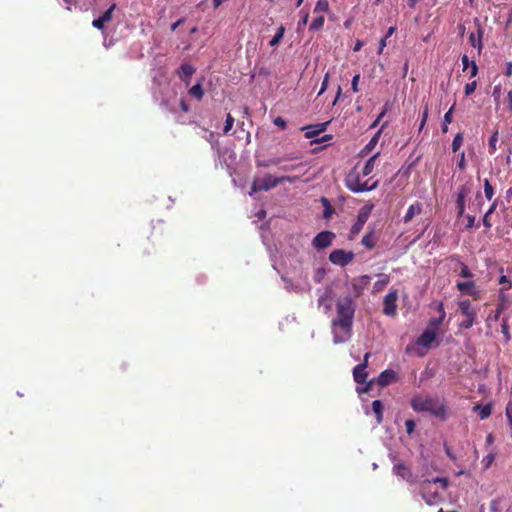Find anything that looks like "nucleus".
<instances>
[{
	"mask_svg": "<svg viewBox=\"0 0 512 512\" xmlns=\"http://www.w3.org/2000/svg\"><path fill=\"white\" fill-rule=\"evenodd\" d=\"M380 277H381V279H379L378 281H376L374 283V286H373L374 292L381 291L383 288H385L388 285V283L390 281L389 276L386 274H381Z\"/></svg>",
	"mask_w": 512,
	"mask_h": 512,
	"instance_id": "26",
	"label": "nucleus"
},
{
	"mask_svg": "<svg viewBox=\"0 0 512 512\" xmlns=\"http://www.w3.org/2000/svg\"><path fill=\"white\" fill-rule=\"evenodd\" d=\"M308 19H309V14H308V12H305L298 22V26H297L298 31H300L304 26L307 25Z\"/></svg>",
	"mask_w": 512,
	"mask_h": 512,
	"instance_id": "48",
	"label": "nucleus"
},
{
	"mask_svg": "<svg viewBox=\"0 0 512 512\" xmlns=\"http://www.w3.org/2000/svg\"><path fill=\"white\" fill-rule=\"evenodd\" d=\"M362 172H358L356 168H353L345 177V185L346 187L354 192H366L374 190L377 187V181L372 184H369V181H361Z\"/></svg>",
	"mask_w": 512,
	"mask_h": 512,
	"instance_id": "4",
	"label": "nucleus"
},
{
	"mask_svg": "<svg viewBox=\"0 0 512 512\" xmlns=\"http://www.w3.org/2000/svg\"><path fill=\"white\" fill-rule=\"evenodd\" d=\"M469 295L472 296L474 300H479L481 298L480 291L477 290L476 287L473 290H471V293Z\"/></svg>",
	"mask_w": 512,
	"mask_h": 512,
	"instance_id": "60",
	"label": "nucleus"
},
{
	"mask_svg": "<svg viewBox=\"0 0 512 512\" xmlns=\"http://www.w3.org/2000/svg\"><path fill=\"white\" fill-rule=\"evenodd\" d=\"M355 304L350 296L339 298L336 302V317L332 320L333 341L343 343L352 331Z\"/></svg>",
	"mask_w": 512,
	"mask_h": 512,
	"instance_id": "1",
	"label": "nucleus"
},
{
	"mask_svg": "<svg viewBox=\"0 0 512 512\" xmlns=\"http://www.w3.org/2000/svg\"><path fill=\"white\" fill-rule=\"evenodd\" d=\"M463 134L457 133L452 141V151L457 152L463 144Z\"/></svg>",
	"mask_w": 512,
	"mask_h": 512,
	"instance_id": "34",
	"label": "nucleus"
},
{
	"mask_svg": "<svg viewBox=\"0 0 512 512\" xmlns=\"http://www.w3.org/2000/svg\"><path fill=\"white\" fill-rule=\"evenodd\" d=\"M273 123L278 126L279 128H281L282 130H284L287 126V123L286 121L282 118V117H276L273 121Z\"/></svg>",
	"mask_w": 512,
	"mask_h": 512,
	"instance_id": "51",
	"label": "nucleus"
},
{
	"mask_svg": "<svg viewBox=\"0 0 512 512\" xmlns=\"http://www.w3.org/2000/svg\"><path fill=\"white\" fill-rule=\"evenodd\" d=\"M499 284H502L504 285L501 289H500V294H501V297H504L503 295V291L504 290H509L512 286V283L511 281L507 278V276L505 275H502L499 279Z\"/></svg>",
	"mask_w": 512,
	"mask_h": 512,
	"instance_id": "37",
	"label": "nucleus"
},
{
	"mask_svg": "<svg viewBox=\"0 0 512 512\" xmlns=\"http://www.w3.org/2000/svg\"><path fill=\"white\" fill-rule=\"evenodd\" d=\"M398 294L396 290L390 291L384 297L383 313L387 316H395L397 314V302Z\"/></svg>",
	"mask_w": 512,
	"mask_h": 512,
	"instance_id": "11",
	"label": "nucleus"
},
{
	"mask_svg": "<svg viewBox=\"0 0 512 512\" xmlns=\"http://www.w3.org/2000/svg\"><path fill=\"white\" fill-rule=\"evenodd\" d=\"M436 337V332L426 328L425 331L418 337L417 344L424 347H430L431 343L436 339Z\"/></svg>",
	"mask_w": 512,
	"mask_h": 512,
	"instance_id": "15",
	"label": "nucleus"
},
{
	"mask_svg": "<svg viewBox=\"0 0 512 512\" xmlns=\"http://www.w3.org/2000/svg\"><path fill=\"white\" fill-rule=\"evenodd\" d=\"M329 72H327L324 76V79L322 81L321 89L318 93V95H322L328 88V81H329Z\"/></svg>",
	"mask_w": 512,
	"mask_h": 512,
	"instance_id": "49",
	"label": "nucleus"
},
{
	"mask_svg": "<svg viewBox=\"0 0 512 512\" xmlns=\"http://www.w3.org/2000/svg\"><path fill=\"white\" fill-rule=\"evenodd\" d=\"M380 133L381 131H378L372 138L371 140L369 141V143L364 147V149L362 150V153H368L370 152L374 147L375 145L377 144L378 140H379V136H380Z\"/></svg>",
	"mask_w": 512,
	"mask_h": 512,
	"instance_id": "32",
	"label": "nucleus"
},
{
	"mask_svg": "<svg viewBox=\"0 0 512 512\" xmlns=\"http://www.w3.org/2000/svg\"><path fill=\"white\" fill-rule=\"evenodd\" d=\"M437 311L440 313V316L438 318L431 319L428 323L427 329L436 332V334L438 335L440 326L442 325L446 316L444 305L442 302H439L437 304Z\"/></svg>",
	"mask_w": 512,
	"mask_h": 512,
	"instance_id": "13",
	"label": "nucleus"
},
{
	"mask_svg": "<svg viewBox=\"0 0 512 512\" xmlns=\"http://www.w3.org/2000/svg\"><path fill=\"white\" fill-rule=\"evenodd\" d=\"M501 330H502V333L507 337V339H509V328H508L507 320H505V319L502 320Z\"/></svg>",
	"mask_w": 512,
	"mask_h": 512,
	"instance_id": "55",
	"label": "nucleus"
},
{
	"mask_svg": "<svg viewBox=\"0 0 512 512\" xmlns=\"http://www.w3.org/2000/svg\"><path fill=\"white\" fill-rule=\"evenodd\" d=\"M466 219H467V224H466V228H472L475 226V216L473 215H467L466 216Z\"/></svg>",
	"mask_w": 512,
	"mask_h": 512,
	"instance_id": "57",
	"label": "nucleus"
},
{
	"mask_svg": "<svg viewBox=\"0 0 512 512\" xmlns=\"http://www.w3.org/2000/svg\"><path fill=\"white\" fill-rule=\"evenodd\" d=\"M116 8V4H112L101 16V20L104 21L105 23L106 22H109L111 21L112 19V15H113V11L114 9Z\"/></svg>",
	"mask_w": 512,
	"mask_h": 512,
	"instance_id": "38",
	"label": "nucleus"
},
{
	"mask_svg": "<svg viewBox=\"0 0 512 512\" xmlns=\"http://www.w3.org/2000/svg\"><path fill=\"white\" fill-rule=\"evenodd\" d=\"M456 287L460 292L470 294L471 290L475 288V283L474 281L458 282Z\"/></svg>",
	"mask_w": 512,
	"mask_h": 512,
	"instance_id": "24",
	"label": "nucleus"
},
{
	"mask_svg": "<svg viewBox=\"0 0 512 512\" xmlns=\"http://www.w3.org/2000/svg\"><path fill=\"white\" fill-rule=\"evenodd\" d=\"M393 471L398 477H401L404 480H410L412 477L410 469L403 462L395 464Z\"/></svg>",
	"mask_w": 512,
	"mask_h": 512,
	"instance_id": "19",
	"label": "nucleus"
},
{
	"mask_svg": "<svg viewBox=\"0 0 512 512\" xmlns=\"http://www.w3.org/2000/svg\"><path fill=\"white\" fill-rule=\"evenodd\" d=\"M329 123H330V121H326L324 123H318L315 125H309L306 127H302L301 129L305 131V137L307 139H311V138L316 137L320 133L324 132L327 129Z\"/></svg>",
	"mask_w": 512,
	"mask_h": 512,
	"instance_id": "14",
	"label": "nucleus"
},
{
	"mask_svg": "<svg viewBox=\"0 0 512 512\" xmlns=\"http://www.w3.org/2000/svg\"><path fill=\"white\" fill-rule=\"evenodd\" d=\"M397 380V373L392 369H386L380 375L368 382L362 392H368L371 389L372 383L376 382L380 387H386Z\"/></svg>",
	"mask_w": 512,
	"mask_h": 512,
	"instance_id": "7",
	"label": "nucleus"
},
{
	"mask_svg": "<svg viewBox=\"0 0 512 512\" xmlns=\"http://www.w3.org/2000/svg\"><path fill=\"white\" fill-rule=\"evenodd\" d=\"M415 426H416V424H415V421H414V420H412V419H407V420L405 421L406 432H407L409 435H410V434H412V433L414 432V430H415Z\"/></svg>",
	"mask_w": 512,
	"mask_h": 512,
	"instance_id": "47",
	"label": "nucleus"
},
{
	"mask_svg": "<svg viewBox=\"0 0 512 512\" xmlns=\"http://www.w3.org/2000/svg\"><path fill=\"white\" fill-rule=\"evenodd\" d=\"M328 9H329V3L327 0H318L315 5L314 12L315 13L327 12Z\"/></svg>",
	"mask_w": 512,
	"mask_h": 512,
	"instance_id": "36",
	"label": "nucleus"
},
{
	"mask_svg": "<svg viewBox=\"0 0 512 512\" xmlns=\"http://www.w3.org/2000/svg\"><path fill=\"white\" fill-rule=\"evenodd\" d=\"M411 407L416 412H429L441 421L447 419V407L438 398L414 396L411 400Z\"/></svg>",
	"mask_w": 512,
	"mask_h": 512,
	"instance_id": "2",
	"label": "nucleus"
},
{
	"mask_svg": "<svg viewBox=\"0 0 512 512\" xmlns=\"http://www.w3.org/2000/svg\"><path fill=\"white\" fill-rule=\"evenodd\" d=\"M376 243H377V239L374 235V231L373 230H370L369 232H367L362 240H361V244L368 250H371L373 249L375 246H376Z\"/></svg>",
	"mask_w": 512,
	"mask_h": 512,
	"instance_id": "20",
	"label": "nucleus"
},
{
	"mask_svg": "<svg viewBox=\"0 0 512 512\" xmlns=\"http://www.w3.org/2000/svg\"><path fill=\"white\" fill-rule=\"evenodd\" d=\"M321 203L323 204L324 206V212H323V217L325 219H329L331 218V216L333 215L334 213V209L333 207L331 206L329 200L325 197H322L321 198Z\"/></svg>",
	"mask_w": 512,
	"mask_h": 512,
	"instance_id": "29",
	"label": "nucleus"
},
{
	"mask_svg": "<svg viewBox=\"0 0 512 512\" xmlns=\"http://www.w3.org/2000/svg\"><path fill=\"white\" fill-rule=\"evenodd\" d=\"M368 373L366 371V364H358L353 369V378L356 383H366Z\"/></svg>",
	"mask_w": 512,
	"mask_h": 512,
	"instance_id": "16",
	"label": "nucleus"
},
{
	"mask_svg": "<svg viewBox=\"0 0 512 512\" xmlns=\"http://www.w3.org/2000/svg\"><path fill=\"white\" fill-rule=\"evenodd\" d=\"M362 46H363V42L361 40H357L353 47V51H355V52L360 51Z\"/></svg>",
	"mask_w": 512,
	"mask_h": 512,
	"instance_id": "63",
	"label": "nucleus"
},
{
	"mask_svg": "<svg viewBox=\"0 0 512 512\" xmlns=\"http://www.w3.org/2000/svg\"><path fill=\"white\" fill-rule=\"evenodd\" d=\"M454 107H455V105H452L451 108L444 114V117H443L444 124L452 123Z\"/></svg>",
	"mask_w": 512,
	"mask_h": 512,
	"instance_id": "43",
	"label": "nucleus"
},
{
	"mask_svg": "<svg viewBox=\"0 0 512 512\" xmlns=\"http://www.w3.org/2000/svg\"><path fill=\"white\" fill-rule=\"evenodd\" d=\"M499 138V132L498 130H495L493 134L491 135L488 143V151L490 155H493L497 150V142Z\"/></svg>",
	"mask_w": 512,
	"mask_h": 512,
	"instance_id": "25",
	"label": "nucleus"
},
{
	"mask_svg": "<svg viewBox=\"0 0 512 512\" xmlns=\"http://www.w3.org/2000/svg\"><path fill=\"white\" fill-rule=\"evenodd\" d=\"M474 410L479 412V417L481 420H484L491 415V406L490 405H484V406L476 405L474 407Z\"/></svg>",
	"mask_w": 512,
	"mask_h": 512,
	"instance_id": "27",
	"label": "nucleus"
},
{
	"mask_svg": "<svg viewBox=\"0 0 512 512\" xmlns=\"http://www.w3.org/2000/svg\"><path fill=\"white\" fill-rule=\"evenodd\" d=\"M233 124H234V118L231 116V114H227L225 125L223 128L224 134H228L231 131Z\"/></svg>",
	"mask_w": 512,
	"mask_h": 512,
	"instance_id": "41",
	"label": "nucleus"
},
{
	"mask_svg": "<svg viewBox=\"0 0 512 512\" xmlns=\"http://www.w3.org/2000/svg\"><path fill=\"white\" fill-rule=\"evenodd\" d=\"M496 207H497V201L495 200L486 213H488V215H492L494 213V211L496 210Z\"/></svg>",
	"mask_w": 512,
	"mask_h": 512,
	"instance_id": "64",
	"label": "nucleus"
},
{
	"mask_svg": "<svg viewBox=\"0 0 512 512\" xmlns=\"http://www.w3.org/2000/svg\"><path fill=\"white\" fill-rule=\"evenodd\" d=\"M477 88V81L473 80L472 82H469L465 85L464 93L466 96H469L475 92Z\"/></svg>",
	"mask_w": 512,
	"mask_h": 512,
	"instance_id": "40",
	"label": "nucleus"
},
{
	"mask_svg": "<svg viewBox=\"0 0 512 512\" xmlns=\"http://www.w3.org/2000/svg\"><path fill=\"white\" fill-rule=\"evenodd\" d=\"M334 238H335V234L333 232L322 231L314 237V239L312 241V245L317 250H322V249H325V248L331 246Z\"/></svg>",
	"mask_w": 512,
	"mask_h": 512,
	"instance_id": "10",
	"label": "nucleus"
},
{
	"mask_svg": "<svg viewBox=\"0 0 512 512\" xmlns=\"http://www.w3.org/2000/svg\"><path fill=\"white\" fill-rule=\"evenodd\" d=\"M189 93L193 97H196L198 100L202 99L204 94L201 84H195L192 86V88L189 90Z\"/></svg>",
	"mask_w": 512,
	"mask_h": 512,
	"instance_id": "33",
	"label": "nucleus"
},
{
	"mask_svg": "<svg viewBox=\"0 0 512 512\" xmlns=\"http://www.w3.org/2000/svg\"><path fill=\"white\" fill-rule=\"evenodd\" d=\"M371 278L368 275H362L356 279H354V286L363 289L370 282Z\"/></svg>",
	"mask_w": 512,
	"mask_h": 512,
	"instance_id": "31",
	"label": "nucleus"
},
{
	"mask_svg": "<svg viewBox=\"0 0 512 512\" xmlns=\"http://www.w3.org/2000/svg\"><path fill=\"white\" fill-rule=\"evenodd\" d=\"M383 409L384 406L380 400H374L372 402V410L376 416V421L378 424L383 422Z\"/></svg>",
	"mask_w": 512,
	"mask_h": 512,
	"instance_id": "21",
	"label": "nucleus"
},
{
	"mask_svg": "<svg viewBox=\"0 0 512 512\" xmlns=\"http://www.w3.org/2000/svg\"><path fill=\"white\" fill-rule=\"evenodd\" d=\"M495 459V456L494 454H488L484 459H483V463L485 465V468H488L494 461Z\"/></svg>",
	"mask_w": 512,
	"mask_h": 512,
	"instance_id": "53",
	"label": "nucleus"
},
{
	"mask_svg": "<svg viewBox=\"0 0 512 512\" xmlns=\"http://www.w3.org/2000/svg\"><path fill=\"white\" fill-rule=\"evenodd\" d=\"M183 23H184V18L179 19L178 21H176L175 23H173L171 25V30L175 31Z\"/></svg>",
	"mask_w": 512,
	"mask_h": 512,
	"instance_id": "61",
	"label": "nucleus"
},
{
	"mask_svg": "<svg viewBox=\"0 0 512 512\" xmlns=\"http://www.w3.org/2000/svg\"><path fill=\"white\" fill-rule=\"evenodd\" d=\"M420 494L428 505H434L441 500L440 493L432 490V481L430 480H424L420 484Z\"/></svg>",
	"mask_w": 512,
	"mask_h": 512,
	"instance_id": "6",
	"label": "nucleus"
},
{
	"mask_svg": "<svg viewBox=\"0 0 512 512\" xmlns=\"http://www.w3.org/2000/svg\"><path fill=\"white\" fill-rule=\"evenodd\" d=\"M463 71L469 70L470 78H474L478 74V66L475 61H470L469 57L464 54L461 57Z\"/></svg>",
	"mask_w": 512,
	"mask_h": 512,
	"instance_id": "17",
	"label": "nucleus"
},
{
	"mask_svg": "<svg viewBox=\"0 0 512 512\" xmlns=\"http://www.w3.org/2000/svg\"><path fill=\"white\" fill-rule=\"evenodd\" d=\"M501 87L500 85H497L493 88L492 96L495 100H498L500 97Z\"/></svg>",
	"mask_w": 512,
	"mask_h": 512,
	"instance_id": "59",
	"label": "nucleus"
},
{
	"mask_svg": "<svg viewBox=\"0 0 512 512\" xmlns=\"http://www.w3.org/2000/svg\"><path fill=\"white\" fill-rule=\"evenodd\" d=\"M359 80H360V74H355L352 78V81H351V89L354 93H357L359 92V87H358V84H359Z\"/></svg>",
	"mask_w": 512,
	"mask_h": 512,
	"instance_id": "45",
	"label": "nucleus"
},
{
	"mask_svg": "<svg viewBox=\"0 0 512 512\" xmlns=\"http://www.w3.org/2000/svg\"><path fill=\"white\" fill-rule=\"evenodd\" d=\"M378 156H379V153H376L367 160V162L365 163V165L362 169L363 176H368L373 172L375 162H376V159Z\"/></svg>",
	"mask_w": 512,
	"mask_h": 512,
	"instance_id": "22",
	"label": "nucleus"
},
{
	"mask_svg": "<svg viewBox=\"0 0 512 512\" xmlns=\"http://www.w3.org/2000/svg\"><path fill=\"white\" fill-rule=\"evenodd\" d=\"M483 186H484V194H485V197L488 199V200H491L494 196V189H493V186L490 184L489 180L488 179H485L484 180V183H483Z\"/></svg>",
	"mask_w": 512,
	"mask_h": 512,
	"instance_id": "35",
	"label": "nucleus"
},
{
	"mask_svg": "<svg viewBox=\"0 0 512 512\" xmlns=\"http://www.w3.org/2000/svg\"><path fill=\"white\" fill-rule=\"evenodd\" d=\"M505 75H506L507 77L512 76V62L507 63V67H506Z\"/></svg>",
	"mask_w": 512,
	"mask_h": 512,
	"instance_id": "62",
	"label": "nucleus"
},
{
	"mask_svg": "<svg viewBox=\"0 0 512 512\" xmlns=\"http://www.w3.org/2000/svg\"><path fill=\"white\" fill-rule=\"evenodd\" d=\"M195 72V69L192 65L188 64V63H183L181 66H180V69H179V76L185 80V79H188L190 78Z\"/></svg>",
	"mask_w": 512,
	"mask_h": 512,
	"instance_id": "23",
	"label": "nucleus"
},
{
	"mask_svg": "<svg viewBox=\"0 0 512 512\" xmlns=\"http://www.w3.org/2000/svg\"><path fill=\"white\" fill-rule=\"evenodd\" d=\"M354 253L352 251H345L343 249H335L329 255V260L341 267H344L354 260Z\"/></svg>",
	"mask_w": 512,
	"mask_h": 512,
	"instance_id": "8",
	"label": "nucleus"
},
{
	"mask_svg": "<svg viewBox=\"0 0 512 512\" xmlns=\"http://www.w3.org/2000/svg\"><path fill=\"white\" fill-rule=\"evenodd\" d=\"M460 276L463 278H472L473 277L472 272L469 270L468 266L465 265L464 263H461Z\"/></svg>",
	"mask_w": 512,
	"mask_h": 512,
	"instance_id": "44",
	"label": "nucleus"
},
{
	"mask_svg": "<svg viewBox=\"0 0 512 512\" xmlns=\"http://www.w3.org/2000/svg\"><path fill=\"white\" fill-rule=\"evenodd\" d=\"M456 206H457V215L458 217H461L463 216L464 212H465V198H462L461 197H457L456 198Z\"/></svg>",
	"mask_w": 512,
	"mask_h": 512,
	"instance_id": "39",
	"label": "nucleus"
},
{
	"mask_svg": "<svg viewBox=\"0 0 512 512\" xmlns=\"http://www.w3.org/2000/svg\"><path fill=\"white\" fill-rule=\"evenodd\" d=\"M373 206H364L363 208L360 209L358 215H357V220L356 222L352 225L351 229H350V238H354L361 230L362 228L364 227L365 223L367 222L370 214H371V210H372Z\"/></svg>",
	"mask_w": 512,
	"mask_h": 512,
	"instance_id": "9",
	"label": "nucleus"
},
{
	"mask_svg": "<svg viewBox=\"0 0 512 512\" xmlns=\"http://www.w3.org/2000/svg\"><path fill=\"white\" fill-rule=\"evenodd\" d=\"M282 161H283V158L277 157V158L269 159V160L263 162L261 165L264 167H269V166H273V165H279Z\"/></svg>",
	"mask_w": 512,
	"mask_h": 512,
	"instance_id": "46",
	"label": "nucleus"
},
{
	"mask_svg": "<svg viewBox=\"0 0 512 512\" xmlns=\"http://www.w3.org/2000/svg\"><path fill=\"white\" fill-rule=\"evenodd\" d=\"M324 22H325V18L323 15H319L317 16L313 21L312 23L310 24L309 26V30L310 31H318L320 30L323 25H324Z\"/></svg>",
	"mask_w": 512,
	"mask_h": 512,
	"instance_id": "30",
	"label": "nucleus"
},
{
	"mask_svg": "<svg viewBox=\"0 0 512 512\" xmlns=\"http://www.w3.org/2000/svg\"><path fill=\"white\" fill-rule=\"evenodd\" d=\"M444 450H445V453L446 455L452 460V461H456V456L455 454L452 452L451 448L447 445V444H444Z\"/></svg>",
	"mask_w": 512,
	"mask_h": 512,
	"instance_id": "54",
	"label": "nucleus"
},
{
	"mask_svg": "<svg viewBox=\"0 0 512 512\" xmlns=\"http://www.w3.org/2000/svg\"><path fill=\"white\" fill-rule=\"evenodd\" d=\"M423 205L420 202H416L414 204H411L403 217V221L405 223L410 222L416 215H419L422 213Z\"/></svg>",
	"mask_w": 512,
	"mask_h": 512,
	"instance_id": "18",
	"label": "nucleus"
},
{
	"mask_svg": "<svg viewBox=\"0 0 512 512\" xmlns=\"http://www.w3.org/2000/svg\"><path fill=\"white\" fill-rule=\"evenodd\" d=\"M432 484L440 483L443 490H446L449 485V480L445 477H436L431 480Z\"/></svg>",
	"mask_w": 512,
	"mask_h": 512,
	"instance_id": "42",
	"label": "nucleus"
},
{
	"mask_svg": "<svg viewBox=\"0 0 512 512\" xmlns=\"http://www.w3.org/2000/svg\"><path fill=\"white\" fill-rule=\"evenodd\" d=\"M490 216L491 215H488V213H485L484 217H483V225L487 228V229H490L492 227V223L490 222Z\"/></svg>",
	"mask_w": 512,
	"mask_h": 512,
	"instance_id": "58",
	"label": "nucleus"
},
{
	"mask_svg": "<svg viewBox=\"0 0 512 512\" xmlns=\"http://www.w3.org/2000/svg\"><path fill=\"white\" fill-rule=\"evenodd\" d=\"M297 178L295 176L274 177L271 174H266L264 177H256L253 180L250 195L259 191H268L283 182L293 183Z\"/></svg>",
	"mask_w": 512,
	"mask_h": 512,
	"instance_id": "3",
	"label": "nucleus"
},
{
	"mask_svg": "<svg viewBox=\"0 0 512 512\" xmlns=\"http://www.w3.org/2000/svg\"><path fill=\"white\" fill-rule=\"evenodd\" d=\"M284 34H285V27L283 25H281L278 28L276 34L271 39V41L269 43L270 46H272V47L277 46L281 42V40L283 39Z\"/></svg>",
	"mask_w": 512,
	"mask_h": 512,
	"instance_id": "28",
	"label": "nucleus"
},
{
	"mask_svg": "<svg viewBox=\"0 0 512 512\" xmlns=\"http://www.w3.org/2000/svg\"><path fill=\"white\" fill-rule=\"evenodd\" d=\"M470 193V188L466 185H463L459 188L457 193V197H461L466 199V196Z\"/></svg>",
	"mask_w": 512,
	"mask_h": 512,
	"instance_id": "50",
	"label": "nucleus"
},
{
	"mask_svg": "<svg viewBox=\"0 0 512 512\" xmlns=\"http://www.w3.org/2000/svg\"><path fill=\"white\" fill-rule=\"evenodd\" d=\"M92 25H93V27H95L99 30H103L105 22L102 21L101 18L99 17V18L93 20Z\"/></svg>",
	"mask_w": 512,
	"mask_h": 512,
	"instance_id": "52",
	"label": "nucleus"
},
{
	"mask_svg": "<svg viewBox=\"0 0 512 512\" xmlns=\"http://www.w3.org/2000/svg\"><path fill=\"white\" fill-rule=\"evenodd\" d=\"M458 168L460 170H464L466 168V163H465V153L462 152L461 155H460V159L458 161Z\"/></svg>",
	"mask_w": 512,
	"mask_h": 512,
	"instance_id": "56",
	"label": "nucleus"
},
{
	"mask_svg": "<svg viewBox=\"0 0 512 512\" xmlns=\"http://www.w3.org/2000/svg\"><path fill=\"white\" fill-rule=\"evenodd\" d=\"M477 24V32L476 33H470L469 35V43L472 47L476 48L478 51V55L481 54L483 49V35H484V29L479 23L478 19L475 20Z\"/></svg>",
	"mask_w": 512,
	"mask_h": 512,
	"instance_id": "12",
	"label": "nucleus"
},
{
	"mask_svg": "<svg viewBox=\"0 0 512 512\" xmlns=\"http://www.w3.org/2000/svg\"><path fill=\"white\" fill-rule=\"evenodd\" d=\"M461 314L465 317L460 323V327L463 329H469L475 324L476 310L472 307L469 300H462L458 304Z\"/></svg>",
	"mask_w": 512,
	"mask_h": 512,
	"instance_id": "5",
	"label": "nucleus"
}]
</instances>
